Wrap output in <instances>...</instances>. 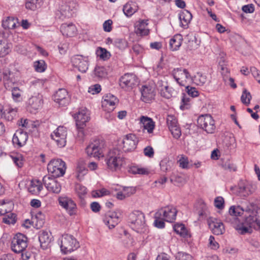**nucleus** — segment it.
<instances>
[{"label": "nucleus", "instance_id": "f257e3e1", "mask_svg": "<svg viewBox=\"0 0 260 260\" xmlns=\"http://www.w3.org/2000/svg\"><path fill=\"white\" fill-rule=\"evenodd\" d=\"M128 221L131 228L137 233L142 234L148 232L145 215L142 212L135 210L130 213Z\"/></svg>", "mask_w": 260, "mask_h": 260}, {"label": "nucleus", "instance_id": "f03ea898", "mask_svg": "<svg viewBox=\"0 0 260 260\" xmlns=\"http://www.w3.org/2000/svg\"><path fill=\"white\" fill-rule=\"evenodd\" d=\"M108 168L112 171L119 170L124 162V158L121 151L117 148L110 150L106 159Z\"/></svg>", "mask_w": 260, "mask_h": 260}, {"label": "nucleus", "instance_id": "7ed1b4c3", "mask_svg": "<svg viewBox=\"0 0 260 260\" xmlns=\"http://www.w3.org/2000/svg\"><path fill=\"white\" fill-rule=\"evenodd\" d=\"M61 251L64 254L71 253L77 249L79 247V243L72 235L65 234L62 235L58 241Z\"/></svg>", "mask_w": 260, "mask_h": 260}, {"label": "nucleus", "instance_id": "20e7f679", "mask_svg": "<svg viewBox=\"0 0 260 260\" xmlns=\"http://www.w3.org/2000/svg\"><path fill=\"white\" fill-rule=\"evenodd\" d=\"M28 246L27 237L21 233H17L11 239V249L16 253L23 252Z\"/></svg>", "mask_w": 260, "mask_h": 260}, {"label": "nucleus", "instance_id": "39448f33", "mask_svg": "<svg viewBox=\"0 0 260 260\" xmlns=\"http://www.w3.org/2000/svg\"><path fill=\"white\" fill-rule=\"evenodd\" d=\"M177 83L181 86H185L188 84V81L191 80L192 78L188 71L182 68L174 69L171 73Z\"/></svg>", "mask_w": 260, "mask_h": 260}, {"label": "nucleus", "instance_id": "423d86ee", "mask_svg": "<svg viewBox=\"0 0 260 260\" xmlns=\"http://www.w3.org/2000/svg\"><path fill=\"white\" fill-rule=\"evenodd\" d=\"M47 170L49 173L55 177L62 176L66 172V163L61 159L51 160L47 166Z\"/></svg>", "mask_w": 260, "mask_h": 260}, {"label": "nucleus", "instance_id": "0eeeda50", "mask_svg": "<svg viewBox=\"0 0 260 260\" xmlns=\"http://www.w3.org/2000/svg\"><path fill=\"white\" fill-rule=\"evenodd\" d=\"M198 126L208 134L214 133L216 128L215 121L209 114L200 115L197 120Z\"/></svg>", "mask_w": 260, "mask_h": 260}, {"label": "nucleus", "instance_id": "6e6552de", "mask_svg": "<svg viewBox=\"0 0 260 260\" xmlns=\"http://www.w3.org/2000/svg\"><path fill=\"white\" fill-rule=\"evenodd\" d=\"M103 148V141L100 140H94L89 144L85 150L88 156L100 158L104 156Z\"/></svg>", "mask_w": 260, "mask_h": 260}, {"label": "nucleus", "instance_id": "1a4fd4ad", "mask_svg": "<svg viewBox=\"0 0 260 260\" xmlns=\"http://www.w3.org/2000/svg\"><path fill=\"white\" fill-rule=\"evenodd\" d=\"M78 6V4L74 2H70L62 5L56 13V16L62 20L66 18L72 17L76 13Z\"/></svg>", "mask_w": 260, "mask_h": 260}, {"label": "nucleus", "instance_id": "9d476101", "mask_svg": "<svg viewBox=\"0 0 260 260\" xmlns=\"http://www.w3.org/2000/svg\"><path fill=\"white\" fill-rule=\"evenodd\" d=\"M67 130L63 126H58L50 135L51 139L54 140L56 145L60 148L65 146L67 142Z\"/></svg>", "mask_w": 260, "mask_h": 260}, {"label": "nucleus", "instance_id": "9b49d317", "mask_svg": "<svg viewBox=\"0 0 260 260\" xmlns=\"http://www.w3.org/2000/svg\"><path fill=\"white\" fill-rule=\"evenodd\" d=\"M156 212L157 215L162 216L166 222H173L176 220L177 210L173 206L169 205L158 209Z\"/></svg>", "mask_w": 260, "mask_h": 260}, {"label": "nucleus", "instance_id": "f8f14e48", "mask_svg": "<svg viewBox=\"0 0 260 260\" xmlns=\"http://www.w3.org/2000/svg\"><path fill=\"white\" fill-rule=\"evenodd\" d=\"M56 178L49 175L45 176L43 178V183L46 189L54 193H59L61 189V186Z\"/></svg>", "mask_w": 260, "mask_h": 260}, {"label": "nucleus", "instance_id": "ddd939ff", "mask_svg": "<svg viewBox=\"0 0 260 260\" xmlns=\"http://www.w3.org/2000/svg\"><path fill=\"white\" fill-rule=\"evenodd\" d=\"M73 66L81 73H86L88 69L89 60L87 56L76 55L71 58Z\"/></svg>", "mask_w": 260, "mask_h": 260}, {"label": "nucleus", "instance_id": "4468645a", "mask_svg": "<svg viewBox=\"0 0 260 260\" xmlns=\"http://www.w3.org/2000/svg\"><path fill=\"white\" fill-rule=\"evenodd\" d=\"M138 139L136 135L128 134L124 136L122 141V150L124 152H131L137 147Z\"/></svg>", "mask_w": 260, "mask_h": 260}, {"label": "nucleus", "instance_id": "2eb2a0df", "mask_svg": "<svg viewBox=\"0 0 260 260\" xmlns=\"http://www.w3.org/2000/svg\"><path fill=\"white\" fill-rule=\"evenodd\" d=\"M137 78L132 73H126L119 79V85L125 90L132 89L137 83Z\"/></svg>", "mask_w": 260, "mask_h": 260}, {"label": "nucleus", "instance_id": "dca6fc26", "mask_svg": "<svg viewBox=\"0 0 260 260\" xmlns=\"http://www.w3.org/2000/svg\"><path fill=\"white\" fill-rule=\"evenodd\" d=\"M43 104L42 95L39 93L35 94L29 98L26 102L27 110L31 113H36L42 107Z\"/></svg>", "mask_w": 260, "mask_h": 260}, {"label": "nucleus", "instance_id": "f3484780", "mask_svg": "<svg viewBox=\"0 0 260 260\" xmlns=\"http://www.w3.org/2000/svg\"><path fill=\"white\" fill-rule=\"evenodd\" d=\"M59 204L66 210L71 216L75 215L76 213V205L71 198L65 196L58 198Z\"/></svg>", "mask_w": 260, "mask_h": 260}, {"label": "nucleus", "instance_id": "a211bd4d", "mask_svg": "<svg viewBox=\"0 0 260 260\" xmlns=\"http://www.w3.org/2000/svg\"><path fill=\"white\" fill-rule=\"evenodd\" d=\"M120 215L115 211H109L105 214L103 221L109 229L114 228L120 221Z\"/></svg>", "mask_w": 260, "mask_h": 260}, {"label": "nucleus", "instance_id": "6ab92c4d", "mask_svg": "<svg viewBox=\"0 0 260 260\" xmlns=\"http://www.w3.org/2000/svg\"><path fill=\"white\" fill-rule=\"evenodd\" d=\"M28 136L26 132L21 130L17 131L14 134L12 143L16 148H20L24 146L28 140Z\"/></svg>", "mask_w": 260, "mask_h": 260}, {"label": "nucleus", "instance_id": "aec40b11", "mask_svg": "<svg viewBox=\"0 0 260 260\" xmlns=\"http://www.w3.org/2000/svg\"><path fill=\"white\" fill-rule=\"evenodd\" d=\"M54 100L61 106L69 104L70 99L67 90L64 88L59 89L54 95Z\"/></svg>", "mask_w": 260, "mask_h": 260}, {"label": "nucleus", "instance_id": "412c9836", "mask_svg": "<svg viewBox=\"0 0 260 260\" xmlns=\"http://www.w3.org/2000/svg\"><path fill=\"white\" fill-rule=\"evenodd\" d=\"M148 20L140 19L135 23V32L139 36H145L149 34Z\"/></svg>", "mask_w": 260, "mask_h": 260}, {"label": "nucleus", "instance_id": "4be33fe9", "mask_svg": "<svg viewBox=\"0 0 260 260\" xmlns=\"http://www.w3.org/2000/svg\"><path fill=\"white\" fill-rule=\"evenodd\" d=\"M256 188L255 185L248 181H241L239 183V193L243 197H247L253 193Z\"/></svg>", "mask_w": 260, "mask_h": 260}, {"label": "nucleus", "instance_id": "5701e85b", "mask_svg": "<svg viewBox=\"0 0 260 260\" xmlns=\"http://www.w3.org/2000/svg\"><path fill=\"white\" fill-rule=\"evenodd\" d=\"M139 120L140 126L146 130L148 134H151L153 133L155 124L152 118L146 116H141Z\"/></svg>", "mask_w": 260, "mask_h": 260}, {"label": "nucleus", "instance_id": "b1692460", "mask_svg": "<svg viewBox=\"0 0 260 260\" xmlns=\"http://www.w3.org/2000/svg\"><path fill=\"white\" fill-rule=\"evenodd\" d=\"M208 223L212 233L216 235H221L224 231L223 224L215 218H210Z\"/></svg>", "mask_w": 260, "mask_h": 260}, {"label": "nucleus", "instance_id": "393cba45", "mask_svg": "<svg viewBox=\"0 0 260 260\" xmlns=\"http://www.w3.org/2000/svg\"><path fill=\"white\" fill-rule=\"evenodd\" d=\"M76 126L82 127L85 126V123L89 120V113L86 108L79 110L76 117Z\"/></svg>", "mask_w": 260, "mask_h": 260}, {"label": "nucleus", "instance_id": "a878e982", "mask_svg": "<svg viewBox=\"0 0 260 260\" xmlns=\"http://www.w3.org/2000/svg\"><path fill=\"white\" fill-rule=\"evenodd\" d=\"M118 103V99L114 95L108 93L103 96L102 106L108 108L109 111H113L115 106Z\"/></svg>", "mask_w": 260, "mask_h": 260}, {"label": "nucleus", "instance_id": "bb28decb", "mask_svg": "<svg viewBox=\"0 0 260 260\" xmlns=\"http://www.w3.org/2000/svg\"><path fill=\"white\" fill-rule=\"evenodd\" d=\"M141 92V100L145 103L149 102L154 98L155 93L154 89L150 86H143Z\"/></svg>", "mask_w": 260, "mask_h": 260}, {"label": "nucleus", "instance_id": "cd10ccee", "mask_svg": "<svg viewBox=\"0 0 260 260\" xmlns=\"http://www.w3.org/2000/svg\"><path fill=\"white\" fill-rule=\"evenodd\" d=\"M52 238L50 233L44 231H41L39 235V240L41 247L44 249H46L51 243Z\"/></svg>", "mask_w": 260, "mask_h": 260}, {"label": "nucleus", "instance_id": "c85d7f7f", "mask_svg": "<svg viewBox=\"0 0 260 260\" xmlns=\"http://www.w3.org/2000/svg\"><path fill=\"white\" fill-rule=\"evenodd\" d=\"M76 27L72 23H63L60 26V31L63 36L73 37L76 34Z\"/></svg>", "mask_w": 260, "mask_h": 260}, {"label": "nucleus", "instance_id": "c756f323", "mask_svg": "<svg viewBox=\"0 0 260 260\" xmlns=\"http://www.w3.org/2000/svg\"><path fill=\"white\" fill-rule=\"evenodd\" d=\"M183 41L182 36L177 34L173 36L169 41V48L172 51H175L180 48Z\"/></svg>", "mask_w": 260, "mask_h": 260}, {"label": "nucleus", "instance_id": "7c9ffc66", "mask_svg": "<svg viewBox=\"0 0 260 260\" xmlns=\"http://www.w3.org/2000/svg\"><path fill=\"white\" fill-rule=\"evenodd\" d=\"M43 186L40 181L32 180L30 181L28 186V191L33 194H38L42 190Z\"/></svg>", "mask_w": 260, "mask_h": 260}, {"label": "nucleus", "instance_id": "2f4dec72", "mask_svg": "<svg viewBox=\"0 0 260 260\" xmlns=\"http://www.w3.org/2000/svg\"><path fill=\"white\" fill-rule=\"evenodd\" d=\"M2 26L5 29H14L20 25L17 18L14 17H7L3 21Z\"/></svg>", "mask_w": 260, "mask_h": 260}, {"label": "nucleus", "instance_id": "473e14b6", "mask_svg": "<svg viewBox=\"0 0 260 260\" xmlns=\"http://www.w3.org/2000/svg\"><path fill=\"white\" fill-rule=\"evenodd\" d=\"M192 19L191 14L187 10H185L179 15L181 26L184 28L188 27V25Z\"/></svg>", "mask_w": 260, "mask_h": 260}, {"label": "nucleus", "instance_id": "72a5a7b5", "mask_svg": "<svg viewBox=\"0 0 260 260\" xmlns=\"http://www.w3.org/2000/svg\"><path fill=\"white\" fill-rule=\"evenodd\" d=\"M107 75V71L104 66H96L93 71V77L96 79H101Z\"/></svg>", "mask_w": 260, "mask_h": 260}, {"label": "nucleus", "instance_id": "f704fd0d", "mask_svg": "<svg viewBox=\"0 0 260 260\" xmlns=\"http://www.w3.org/2000/svg\"><path fill=\"white\" fill-rule=\"evenodd\" d=\"M16 108H9L4 110L2 113V117L8 121H12L17 115Z\"/></svg>", "mask_w": 260, "mask_h": 260}, {"label": "nucleus", "instance_id": "c9c22d12", "mask_svg": "<svg viewBox=\"0 0 260 260\" xmlns=\"http://www.w3.org/2000/svg\"><path fill=\"white\" fill-rule=\"evenodd\" d=\"M33 220V222H35L36 228L40 229L42 228L44 224L45 216L41 211H38L36 214L35 217Z\"/></svg>", "mask_w": 260, "mask_h": 260}, {"label": "nucleus", "instance_id": "e433bc0d", "mask_svg": "<svg viewBox=\"0 0 260 260\" xmlns=\"http://www.w3.org/2000/svg\"><path fill=\"white\" fill-rule=\"evenodd\" d=\"M10 156L16 167L19 168L23 167L24 158L21 154L19 153H13L10 155Z\"/></svg>", "mask_w": 260, "mask_h": 260}, {"label": "nucleus", "instance_id": "4c0bfd02", "mask_svg": "<svg viewBox=\"0 0 260 260\" xmlns=\"http://www.w3.org/2000/svg\"><path fill=\"white\" fill-rule=\"evenodd\" d=\"M137 10V7L133 3H127L123 8V13L127 17L132 16Z\"/></svg>", "mask_w": 260, "mask_h": 260}, {"label": "nucleus", "instance_id": "58836bf2", "mask_svg": "<svg viewBox=\"0 0 260 260\" xmlns=\"http://www.w3.org/2000/svg\"><path fill=\"white\" fill-rule=\"evenodd\" d=\"M174 231L178 235L183 237H187L189 235L188 232L185 225L182 223H176L173 227Z\"/></svg>", "mask_w": 260, "mask_h": 260}, {"label": "nucleus", "instance_id": "ea45409f", "mask_svg": "<svg viewBox=\"0 0 260 260\" xmlns=\"http://www.w3.org/2000/svg\"><path fill=\"white\" fill-rule=\"evenodd\" d=\"M191 80L199 86H203L207 82L206 76L201 73H197L193 78H192Z\"/></svg>", "mask_w": 260, "mask_h": 260}, {"label": "nucleus", "instance_id": "a19ab883", "mask_svg": "<svg viewBox=\"0 0 260 260\" xmlns=\"http://www.w3.org/2000/svg\"><path fill=\"white\" fill-rule=\"evenodd\" d=\"M176 92L172 87L167 86L161 89L160 93L161 96L169 99L175 95Z\"/></svg>", "mask_w": 260, "mask_h": 260}, {"label": "nucleus", "instance_id": "79ce46f5", "mask_svg": "<svg viewBox=\"0 0 260 260\" xmlns=\"http://www.w3.org/2000/svg\"><path fill=\"white\" fill-rule=\"evenodd\" d=\"M159 165L161 171L167 172L171 170L173 166V162L166 158L161 160Z\"/></svg>", "mask_w": 260, "mask_h": 260}, {"label": "nucleus", "instance_id": "37998d69", "mask_svg": "<svg viewBox=\"0 0 260 260\" xmlns=\"http://www.w3.org/2000/svg\"><path fill=\"white\" fill-rule=\"evenodd\" d=\"M75 189L79 199L81 201H83L87 194L86 188L80 184H78L75 186Z\"/></svg>", "mask_w": 260, "mask_h": 260}, {"label": "nucleus", "instance_id": "c03bdc74", "mask_svg": "<svg viewBox=\"0 0 260 260\" xmlns=\"http://www.w3.org/2000/svg\"><path fill=\"white\" fill-rule=\"evenodd\" d=\"M10 51V45L5 41L0 40V57L7 55Z\"/></svg>", "mask_w": 260, "mask_h": 260}, {"label": "nucleus", "instance_id": "a18cd8bd", "mask_svg": "<svg viewBox=\"0 0 260 260\" xmlns=\"http://www.w3.org/2000/svg\"><path fill=\"white\" fill-rule=\"evenodd\" d=\"M96 54L100 59L106 60L109 59L111 56L110 53L106 49L99 47L96 51Z\"/></svg>", "mask_w": 260, "mask_h": 260}, {"label": "nucleus", "instance_id": "49530a36", "mask_svg": "<svg viewBox=\"0 0 260 260\" xmlns=\"http://www.w3.org/2000/svg\"><path fill=\"white\" fill-rule=\"evenodd\" d=\"M34 67L36 71L42 73L45 71L47 66L44 60H40L34 62Z\"/></svg>", "mask_w": 260, "mask_h": 260}, {"label": "nucleus", "instance_id": "de8ad7c7", "mask_svg": "<svg viewBox=\"0 0 260 260\" xmlns=\"http://www.w3.org/2000/svg\"><path fill=\"white\" fill-rule=\"evenodd\" d=\"M154 224L155 226L159 229H162L165 228V220L164 219V218L162 216L157 215V213L156 212L154 214Z\"/></svg>", "mask_w": 260, "mask_h": 260}, {"label": "nucleus", "instance_id": "09e8293b", "mask_svg": "<svg viewBox=\"0 0 260 260\" xmlns=\"http://www.w3.org/2000/svg\"><path fill=\"white\" fill-rule=\"evenodd\" d=\"M244 210L239 206H232L229 209V213L231 215L234 216H239L243 214Z\"/></svg>", "mask_w": 260, "mask_h": 260}, {"label": "nucleus", "instance_id": "8fccbe9b", "mask_svg": "<svg viewBox=\"0 0 260 260\" xmlns=\"http://www.w3.org/2000/svg\"><path fill=\"white\" fill-rule=\"evenodd\" d=\"M39 6V0H26L25 3L26 8L32 11L36 10Z\"/></svg>", "mask_w": 260, "mask_h": 260}, {"label": "nucleus", "instance_id": "3c124183", "mask_svg": "<svg viewBox=\"0 0 260 260\" xmlns=\"http://www.w3.org/2000/svg\"><path fill=\"white\" fill-rule=\"evenodd\" d=\"M190 98L183 94L180 108L182 110L188 109L190 108Z\"/></svg>", "mask_w": 260, "mask_h": 260}, {"label": "nucleus", "instance_id": "603ef678", "mask_svg": "<svg viewBox=\"0 0 260 260\" xmlns=\"http://www.w3.org/2000/svg\"><path fill=\"white\" fill-rule=\"evenodd\" d=\"M13 99L16 102H20L22 100L21 91L18 87H13L12 89Z\"/></svg>", "mask_w": 260, "mask_h": 260}, {"label": "nucleus", "instance_id": "864d4df0", "mask_svg": "<svg viewBox=\"0 0 260 260\" xmlns=\"http://www.w3.org/2000/svg\"><path fill=\"white\" fill-rule=\"evenodd\" d=\"M251 99V96L250 92L244 89L241 97V102L247 106L250 104Z\"/></svg>", "mask_w": 260, "mask_h": 260}, {"label": "nucleus", "instance_id": "5fc2aeb1", "mask_svg": "<svg viewBox=\"0 0 260 260\" xmlns=\"http://www.w3.org/2000/svg\"><path fill=\"white\" fill-rule=\"evenodd\" d=\"M77 177L79 180H81L82 177L87 173V170L85 169V166H84L82 164H78L77 167Z\"/></svg>", "mask_w": 260, "mask_h": 260}, {"label": "nucleus", "instance_id": "6e6d98bb", "mask_svg": "<svg viewBox=\"0 0 260 260\" xmlns=\"http://www.w3.org/2000/svg\"><path fill=\"white\" fill-rule=\"evenodd\" d=\"M3 221L4 223L8 224H14L16 221V215L15 214L10 213L3 218Z\"/></svg>", "mask_w": 260, "mask_h": 260}, {"label": "nucleus", "instance_id": "4d7b16f0", "mask_svg": "<svg viewBox=\"0 0 260 260\" xmlns=\"http://www.w3.org/2000/svg\"><path fill=\"white\" fill-rule=\"evenodd\" d=\"M178 162L179 164V167L181 168L185 169L189 168L188 159L186 156L183 155H181Z\"/></svg>", "mask_w": 260, "mask_h": 260}, {"label": "nucleus", "instance_id": "13d9d810", "mask_svg": "<svg viewBox=\"0 0 260 260\" xmlns=\"http://www.w3.org/2000/svg\"><path fill=\"white\" fill-rule=\"evenodd\" d=\"M167 122L169 129L174 127L178 126L177 119L172 115H169L168 116Z\"/></svg>", "mask_w": 260, "mask_h": 260}, {"label": "nucleus", "instance_id": "bf43d9fd", "mask_svg": "<svg viewBox=\"0 0 260 260\" xmlns=\"http://www.w3.org/2000/svg\"><path fill=\"white\" fill-rule=\"evenodd\" d=\"M185 86L186 92L189 96L192 98H195L197 97L199 95V91L197 90V89L195 87H191L187 85Z\"/></svg>", "mask_w": 260, "mask_h": 260}, {"label": "nucleus", "instance_id": "052dcab7", "mask_svg": "<svg viewBox=\"0 0 260 260\" xmlns=\"http://www.w3.org/2000/svg\"><path fill=\"white\" fill-rule=\"evenodd\" d=\"M33 123V121L28 120L27 119L21 118L20 120L18 121L17 124L19 126H21L26 128H30V124Z\"/></svg>", "mask_w": 260, "mask_h": 260}, {"label": "nucleus", "instance_id": "680f3d73", "mask_svg": "<svg viewBox=\"0 0 260 260\" xmlns=\"http://www.w3.org/2000/svg\"><path fill=\"white\" fill-rule=\"evenodd\" d=\"M224 201L222 197H216L214 200V206L219 209H222L224 207Z\"/></svg>", "mask_w": 260, "mask_h": 260}, {"label": "nucleus", "instance_id": "e2e57ef3", "mask_svg": "<svg viewBox=\"0 0 260 260\" xmlns=\"http://www.w3.org/2000/svg\"><path fill=\"white\" fill-rule=\"evenodd\" d=\"M177 260H191V256L185 252H179L176 256Z\"/></svg>", "mask_w": 260, "mask_h": 260}, {"label": "nucleus", "instance_id": "0e129e2a", "mask_svg": "<svg viewBox=\"0 0 260 260\" xmlns=\"http://www.w3.org/2000/svg\"><path fill=\"white\" fill-rule=\"evenodd\" d=\"M170 131L171 132L173 137L177 139L179 138L181 135V129L179 125L170 129Z\"/></svg>", "mask_w": 260, "mask_h": 260}, {"label": "nucleus", "instance_id": "69168bd1", "mask_svg": "<svg viewBox=\"0 0 260 260\" xmlns=\"http://www.w3.org/2000/svg\"><path fill=\"white\" fill-rule=\"evenodd\" d=\"M88 91L92 94H97L101 91V86L98 84L92 85L89 87Z\"/></svg>", "mask_w": 260, "mask_h": 260}, {"label": "nucleus", "instance_id": "338daca9", "mask_svg": "<svg viewBox=\"0 0 260 260\" xmlns=\"http://www.w3.org/2000/svg\"><path fill=\"white\" fill-rule=\"evenodd\" d=\"M114 45L117 48L122 49L126 46V42L121 39H116L114 41Z\"/></svg>", "mask_w": 260, "mask_h": 260}, {"label": "nucleus", "instance_id": "774afa93", "mask_svg": "<svg viewBox=\"0 0 260 260\" xmlns=\"http://www.w3.org/2000/svg\"><path fill=\"white\" fill-rule=\"evenodd\" d=\"M144 153L146 156L152 158L154 156V150L152 147L147 146L144 149Z\"/></svg>", "mask_w": 260, "mask_h": 260}]
</instances>
